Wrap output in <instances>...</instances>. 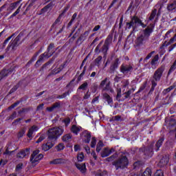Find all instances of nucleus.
Segmentation results:
<instances>
[{
	"mask_svg": "<svg viewBox=\"0 0 176 176\" xmlns=\"http://www.w3.org/2000/svg\"><path fill=\"white\" fill-rule=\"evenodd\" d=\"M64 133V129L63 126H58L51 128L47 131L48 141L47 143L43 144L41 146L42 149L44 152H47L50 149H52L54 146V142L56 140H58L60 135H63Z\"/></svg>",
	"mask_w": 176,
	"mask_h": 176,
	"instance_id": "f257e3e1",
	"label": "nucleus"
},
{
	"mask_svg": "<svg viewBox=\"0 0 176 176\" xmlns=\"http://www.w3.org/2000/svg\"><path fill=\"white\" fill-rule=\"evenodd\" d=\"M164 137H161L155 143V142H152L148 146H143L142 147L139 148L140 153H143L144 159H151L152 156H153L155 152H159L160 151V148L163 146V142H164Z\"/></svg>",
	"mask_w": 176,
	"mask_h": 176,
	"instance_id": "f03ea898",
	"label": "nucleus"
},
{
	"mask_svg": "<svg viewBox=\"0 0 176 176\" xmlns=\"http://www.w3.org/2000/svg\"><path fill=\"white\" fill-rule=\"evenodd\" d=\"M155 30V25L151 23L148 27L146 28L142 31V33L138 38H136L135 43L136 46H142V45H145L148 41H149V38L153 30Z\"/></svg>",
	"mask_w": 176,
	"mask_h": 176,
	"instance_id": "7ed1b4c3",
	"label": "nucleus"
},
{
	"mask_svg": "<svg viewBox=\"0 0 176 176\" xmlns=\"http://www.w3.org/2000/svg\"><path fill=\"white\" fill-rule=\"evenodd\" d=\"M142 27L143 28H146V24L142 22V20L140 19L137 15L131 16V21L126 23V30H131L130 36L133 35L137 30V27Z\"/></svg>",
	"mask_w": 176,
	"mask_h": 176,
	"instance_id": "20e7f679",
	"label": "nucleus"
},
{
	"mask_svg": "<svg viewBox=\"0 0 176 176\" xmlns=\"http://www.w3.org/2000/svg\"><path fill=\"white\" fill-rule=\"evenodd\" d=\"M54 43H50V45L47 46L46 52L41 54L38 60L36 62L34 65L35 68H38V67H40V65H42V63H43L45 58H50V57H52V56H53V54L56 53L57 49L54 50Z\"/></svg>",
	"mask_w": 176,
	"mask_h": 176,
	"instance_id": "39448f33",
	"label": "nucleus"
},
{
	"mask_svg": "<svg viewBox=\"0 0 176 176\" xmlns=\"http://www.w3.org/2000/svg\"><path fill=\"white\" fill-rule=\"evenodd\" d=\"M116 170H124L129 166V158L126 155H121L118 159L112 162Z\"/></svg>",
	"mask_w": 176,
	"mask_h": 176,
	"instance_id": "423d86ee",
	"label": "nucleus"
},
{
	"mask_svg": "<svg viewBox=\"0 0 176 176\" xmlns=\"http://www.w3.org/2000/svg\"><path fill=\"white\" fill-rule=\"evenodd\" d=\"M113 39V34H111L107 36L104 41V45L100 49V52L102 53L104 57H107L108 54V51L109 50V46L112 43V40Z\"/></svg>",
	"mask_w": 176,
	"mask_h": 176,
	"instance_id": "0eeeda50",
	"label": "nucleus"
},
{
	"mask_svg": "<svg viewBox=\"0 0 176 176\" xmlns=\"http://www.w3.org/2000/svg\"><path fill=\"white\" fill-rule=\"evenodd\" d=\"M166 67L164 66H161L156 69L153 75V80L151 81H154L156 83L157 82H160V79H162V76H163V72H164Z\"/></svg>",
	"mask_w": 176,
	"mask_h": 176,
	"instance_id": "6e6552de",
	"label": "nucleus"
},
{
	"mask_svg": "<svg viewBox=\"0 0 176 176\" xmlns=\"http://www.w3.org/2000/svg\"><path fill=\"white\" fill-rule=\"evenodd\" d=\"M22 36H24V32H21L19 35L8 45V49L12 48V50H16L17 46H19V42L21 39Z\"/></svg>",
	"mask_w": 176,
	"mask_h": 176,
	"instance_id": "1a4fd4ad",
	"label": "nucleus"
},
{
	"mask_svg": "<svg viewBox=\"0 0 176 176\" xmlns=\"http://www.w3.org/2000/svg\"><path fill=\"white\" fill-rule=\"evenodd\" d=\"M120 71L121 74H123V75H127V74H131V72L134 71V68L133 67V65H131V64L128 65L122 63L120 65Z\"/></svg>",
	"mask_w": 176,
	"mask_h": 176,
	"instance_id": "9d476101",
	"label": "nucleus"
},
{
	"mask_svg": "<svg viewBox=\"0 0 176 176\" xmlns=\"http://www.w3.org/2000/svg\"><path fill=\"white\" fill-rule=\"evenodd\" d=\"M80 137L85 144H90V141H91V132L84 130L80 133Z\"/></svg>",
	"mask_w": 176,
	"mask_h": 176,
	"instance_id": "9b49d317",
	"label": "nucleus"
},
{
	"mask_svg": "<svg viewBox=\"0 0 176 176\" xmlns=\"http://www.w3.org/2000/svg\"><path fill=\"white\" fill-rule=\"evenodd\" d=\"M119 65H120V59L119 58H116L110 65L109 74H115V72H116V69L119 68Z\"/></svg>",
	"mask_w": 176,
	"mask_h": 176,
	"instance_id": "f8f14e48",
	"label": "nucleus"
},
{
	"mask_svg": "<svg viewBox=\"0 0 176 176\" xmlns=\"http://www.w3.org/2000/svg\"><path fill=\"white\" fill-rule=\"evenodd\" d=\"M14 71V67H10L8 69H3L0 72V80H2L3 78H6L8 75H12Z\"/></svg>",
	"mask_w": 176,
	"mask_h": 176,
	"instance_id": "ddd939ff",
	"label": "nucleus"
},
{
	"mask_svg": "<svg viewBox=\"0 0 176 176\" xmlns=\"http://www.w3.org/2000/svg\"><path fill=\"white\" fill-rule=\"evenodd\" d=\"M90 34V32L85 31L83 34H81L80 36L78 37V38L76 41V45H78V46H80L85 42V39H87V36H89V34Z\"/></svg>",
	"mask_w": 176,
	"mask_h": 176,
	"instance_id": "4468645a",
	"label": "nucleus"
},
{
	"mask_svg": "<svg viewBox=\"0 0 176 176\" xmlns=\"http://www.w3.org/2000/svg\"><path fill=\"white\" fill-rule=\"evenodd\" d=\"M164 124V126H166V127L171 129V127L176 126V120L174 118V116H171L170 118H166L165 123Z\"/></svg>",
	"mask_w": 176,
	"mask_h": 176,
	"instance_id": "2eb2a0df",
	"label": "nucleus"
},
{
	"mask_svg": "<svg viewBox=\"0 0 176 176\" xmlns=\"http://www.w3.org/2000/svg\"><path fill=\"white\" fill-rule=\"evenodd\" d=\"M65 67V64L63 65H60L59 67L58 68H54L52 72H50L48 75H47V78H50V76H52V75H57V74H60L63 69H64Z\"/></svg>",
	"mask_w": 176,
	"mask_h": 176,
	"instance_id": "dca6fc26",
	"label": "nucleus"
},
{
	"mask_svg": "<svg viewBox=\"0 0 176 176\" xmlns=\"http://www.w3.org/2000/svg\"><path fill=\"white\" fill-rule=\"evenodd\" d=\"M39 130V127L36 125L32 126L27 133L28 138H32V135H34V133H36V131H38Z\"/></svg>",
	"mask_w": 176,
	"mask_h": 176,
	"instance_id": "f3484780",
	"label": "nucleus"
},
{
	"mask_svg": "<svg viewBox=\"0 0 176 176\" xmlns=\"http://www.w3.org/2000/svg\"><path fill=\"white\" fill-rule=\"evenodd\" d=\"M27 155H30V148H27L25 150H21L16 154L17 159H24Z\"/></svg>",
	"mask_w": 176,
	"mask_h": 176,
	"instance_id": "a211bd4d",
	"label": "nucleus"
},
{
	"mask_svg": "<svg viewBox=\"0 0 176 176\" xmlns=\"http://www.w3.org/2000/svg\"><path fill=\"white\" fill-rule=\"evenodd\" d=\"M82 130H83V128H82V126L75 124H73L70 129L71 133H72L75 135H78L79 134V132L82 131Z\"/></svg>",
	"mask_w": 176,
	"mask_h": 176,
	"instance_id": "6ab92c4d",
	"label": "nucleus"
},
{
	"mask_svg": "<svg viewBox=\"0 0 176 176\" xmlns=\"http://www.w3.org/2000/svg\"><path fill=\"white\" fill-rule=\"evenodd\" d=\"M61 109V102H56L52 104V107H47L46 110L48 112H53L54 109Z\"/></svg>",
	"mask_w": 176,
	"mask_h": 176,
	"instance_id": "aec40b11",
	"label": "nucleus"
},
{
	"mask_svg": "<svg viewBox=\"0 0 176 176\" xmlns=\"http://www.w3.org/2000/svg\"><path fill=\"white\" fill-rule=\"evenodd\" d=\"M21 2H23V0H19V1H15L14 3H11L10 4L9 8H7V10H10V13H12V12H13V10H14V9L17 8L19 5H20V3H21Z\"/></svg>",
	"mask_w": 176,
	"mask_h": 176,
	"instance_id": "412c9836",
	"label": "nucleus"
},
{
	"mask_svg": "<svg viewBox=\"0 0 176 176\" xmlns=\"http://www.w3.org/2000/svg\"><path fill=\"white\" fill-rule=\"evenodd\" d=\"M135 89L134 88H132L129 90H128L126 92L124 93V96L121 99V101L123 102L124 100H130L131 98V94L132 93H134Z\"/></svg>",
	"mask_w": 176,
	"mask_h": 176,
	"instance_id": "4be33fe9",
	"label": "nucleus"
},
{
	"mask_svg": "<svg viewBox=\"0 0 176 176\" xmlns=\"http://www.w3.org/2000/svg\"><path fill=\"white\" fill-rule=\"evenodd\" d=\"M64 14H65V13L62 12V13L58 15L57 19L55 20V21L52 25L50 31H52V30H53V28H54V27H56V25H57V24H61V19H62L63 16H64Z\"/></svg>",
	"mask_w": 176,
	"mask_h": 176,
	"instance_id": "5701e85b",
	"label": "nucleus"
},
{
	"mask_svg": "<svg viewBox=\"0 0 176 176\" xmlns=\"http://www.w3.org/2000/svg\"><path fill=\"white\" fill-rule=\"evenodd\" d=\"M65 163H67V160L63 158H56L50 162V164H65Z\"/></svg>",
	"mask_w": 176,
	"mask_h": 176,
	"instance_id": "b1692460",
	"label": "nucleus"
},
{
	"mask_svg": "<svg viewBox=\"0 0 176 176\" xmlns=\"http://www.w3.org/2000/svg\"><path fill=\"white\" fill-rule=\"evenodd\" d=\"M176 34L175 35V37L171 38L168 42L167 41H165L162 45L160 46V49L163 50L164 47H167V46H170L171 43H174V41H175Z\"/></svg>",
	"mask_w": 176,
	"mask_h": 176,
	"instance_id": "393cba45",
	"label": "nucleus"
},
{
	"mask_svg": "<svg viewBox=\"0 0 176 176\" xmlns=\"http://www.w3.org/2000/svg\"><path fill=\"white\" fill-rule=\"evenodd\" d=\"M54 60H56V57L53 56L51 59L49 60V61L43 65L40 71H45V69L47 68L48 65H52V64L54 63Z\"/></svg>",
	"mask_w": 176,
	"mask_h": 176,
	"instance_id": "a878e982",
	"label": "nucleus"
},
{
	"mask_svg": "<svg viewBox=\"0 0 176 176\" xmlns=\"http://www.w3.org/2000/svg\"><path fill=\"white\" fill-rule=\"evenodd\" d=\"M53 6H54L53 1H50L47 6H45L44 8H43L41 10V13L40 14L46 13V12H47V10H49V9H53Z\"/></svg>",
	"mask_w": 176,
	"mask_h": 176,
	"instance_id": "bb28decb",
	"label": "nucleus"
},
{
	"mask_svg": "<svg viewBox=\"0 0 176 176\" xmlns=\"http://www.w3.org/2000/svg\"><path fill=\"white\" fill-rule=\"evenodd\" d=\"M21 85H23V80H19L18 83L10 90L8 94H13V93L17 91V89H19V87H20Z\"/></svg>",
	"mask_w": 176,
	"mask_h": 176,
	"instance_id": "cd10ccee",
	"label": "nucleus"
},
{
	"mask_svg": "<svg viewBox=\"0 0 176 176\" xmlns=\"http://www.w3.org/2000/svg\"><path fill=\"white\" fill-rule=\"evenodd\" d=\"M103 98L105 100L106 102H107V104L109 105H111V104H113V99L107 93L103 94Z\"/></svg>",
	"mask_w": 176,
	"mask_h": 176,
	"instance_id": "c85d7f7f",
	"label": "nucleus"
},
{
	"mask_svg": "<svg viewBox=\"0 0 176 176\" xmlns=\"http://www.w3.org/2000/svg\"><path fill=\"white\" fill-rule=\"evenodd\" d=\"M168 164V159L167 157H162V158L160 160L158 163V166L160 167H164V166H167Z\"/></svg>",
	"mask_w": 176,
	"mask_h": 176,
	"instance_id": "c756f323",
	"label": "nucleus"
},
{
	"mask_svg": "<svg viewBox=\"0 0 176 176\" xmlns=\"http://www.w3.org/2000/svg\"><path fill=\"white\" fill-rule=\"evenodd\" d=\"M157 9L154 8L152 10L151 12L150 13V16H148V21H153L155 20V17L157 16Z\"/></svg>",
	"mask_w": 176,
	"mask_h": 176,
	"instance_id": "7c9ffc66",
	"label": "nucleus"
},
{
	"mask_svg": "<svg viewBox=\"0 0 176 176\" xmlns=\"http://www.w3.org/2000/svg\"><path fill=\"white\" fill-rule=\"evenodd\" d=\"M38 55H39V52H36L33 55L32 58L27 63V64L25 65L27 68H29V67L31 65V64H32V63H34V61L36 60V57H38Z\"/></svg>",
	"mask_w": 176,
	"mask_h": 176,
	"instance_id": "2f4dec72",
	"label": "nucleus"
},
{
	"mask_svg": "<svg viewBox=\"0 0 176 176\" xmlns=\"http://www.w3.org/2000/svg\"><path fill=\"white\" fill-rule=\"evenodd\" d=\"M43 159V154H38L37 156L34 157L32 161H30L32 164H35L36 163H39L40 160Z\"/></svg>",
	"mask_w": 176,
	"mask_h": 176,
	"instance_id": "473e14b6",
	"label": "nucleus"
},
{
	"mask_svg": "<svg viewBox=\"0 0 176 176\" xmlns=\"http://www.w3.org/2000/svg\"><path fill=\"white\" fill-rule=\"evenodd\" d=\"M71 140H72V135H71V133L65 134L62 138V140L63 142H69Z\"/></svg>",
	"mask_w": 176,
	"mask_h": 176,
	"instance_id": "72a5a7b5",
	"label": "nucleus"
},
{
	"mask_svg": "<svg viewBox=\"0 0 176 176\" xmlns=\"http://www.w3.org/2000/svg\"><path fill=\"white\" fill-rule=\"evenodd\" d=\"M101 157H108L111 155V151H109L108 148H104V150L100 153Z\"/></svg>",
	"mask_w": 176,
	"mask_h": 176,
	"instance_id": "f704fd0d",
	"label": "nucleus"
},
{
	"mask_svg": "<svg viewBox=\"0 0 176 176\" xmlns=\"http://www.w3.org/2000/svg\"><path fill=\"white\" fill-rule=\"evenodd\" d=\"M174 89H175V85H171L169 87L164 89L162 91L163 96H166V95L168 94V93H170V91H171V90H174Z\"/></svg>",
	"mask_w": 176,
	"mask_h": 176,
	"instance_id": "c9c22d12",
	"label": "nucleus"
},
{
	"mask_svg": "<svg viewBox=\"0 0 176 176\" xmlns=\"http://www.w3.org/2000/svg\"><path fill=\"white\" fill-rule=\"evenodd\" d=\"M176 9V1H174L172 3H170L167 6L168 12H173V10H175Z\"/></svg>",
	"mask_w": 176,
	"mask_h": 176,
	"instance_id": "e433bc0d",
	"label": "nucleus"
},
{
	"mask_svg": "<svg viewBox=\"0 0 176 176\" xmlns=\"http://www.w3.org/2000/svg\"><path fill=\"white\" fill-rule=\"evenodd\" d=\"M102 61V56H98L94 61V65H96V67H99L100 65H101V63Z\"/></svg>",
	"mask_w": 176,
	"mask_h": 176,
	"instance_id": "4c0bfd02",
	"label": "nucleus"
},
{
	"mask_svg": "<svg viewBox=\"0 0 176 176\" xmlns=\"http://www.w3.org/2000/svg\"><path fill=\"white\" fill-rule=\"evenodd\" d=\"M110 122H123V119H122V116L118 115L113 116L111 119H110Z\"/></svg>",
	"mask_w": 176,
	"mask_h": 176,
	"instance_id": "58836bf2",
	"label": "nucleus"
},
{
	"mask_svg": "<svg viewBox=\"0 0 176 176\" xmlns=\"http://www.w3.org/2000/svg\"><path fill=\"white\" fill-rule=\"evenodd\" d=\"M23 4H21L20 6L16 9V10L8 18V20H12L13 17H16V14H19L20 13V10H21V6Z\"/></svg>",
	"mask_w": 176,
	"mask_h": 176,
	"instance_id": "ea45409f",
	"label": "nucleus"
},
{
	"mask_svg": "<svg viewBox=\"0 0 176 176\" xmlns=\"http://www.w3.org/2000/svg\"><path fill=\"white\" fill-rule=\"evenodd\" d=\"M32 109V107L22 108L21 110H19L18 111V114L21 115V113H28V112H30V111H31Z\"/></svg>",
	"mask_w": 176,
	"mask_h": 176,
	"instance_id": "a19ab883",
	"label": "nucleus"
},
{
	"mask_svg": "<svg viewBox=\"0 0 176 176\" xmlns=\"http://www.w3.org/2000/svg\"><path fill=\"white\" fill-rule=\"evenodd\" d=\"M157 86V82L155 81H151V87L148 92V94H153V91H155V88Z\"/></svg>",
	"mask_w": 176,
	"mask_h": 176,
	"instance_id": "79ce46f5",
	"label": "nucleus"
},
{
	"mask_svg": "<svg viewBox=\"0 0 176 176\" xmlns=\"http://www.w3.org/2000/svg\"><path fill=\"white\" fill-rule=\"evenodd\" d=\"M102 146H104V143L100 140L96 146V152H98V153H100L101 149H102Z\"/></svg>",
	"mask_w": 176,
	"mask_h": 176,
	"instance_id": "37998d69",
	"label": "nucleus"
},
{
	"mask_svg": "<svg viewBox=\"0 0 176 176\" xmlns=\"http://www.w3.org/2000/svg\"><path fill=\"white\" fill-rule=\"evenodd\" d=\"M142 176H152V169L151 168H146Z\"/></svg>",
	"mask_w": 176,
	"mask_h": 176,
	"instance_id": "c03bdc74",
	"label": "nucleus"
},
{
	"mask_svg": "<svg viewBox=\"0 0 176 176\" xmlns=\"http://www.w3.org/2000/svg\"><path fill=\"white\" fill-rule=\"evenodd\" d=\"M88 86H89V83H87V82H85L84 83H82L81 85L78 87V89L82 90L83 91H85V90L87 89Z\"/></svg>",
	"mask_w": 176,
	"mask_h": 176,
	"instance_id": "a18cd8bd",
	"label": "nucleus"
},
{
	"mask_svg": "<svg viewBox=\"0 0 176 176\" xmlns=\"http://www.w3.org/2000/svg\"><path fill=\"white\" fill-rule=\"evenodd\" d=\"M87 69V66H85L83 67V70L82 72V73L79 75L78 78V80L80 81L82 80V78H83V76H85V74H86V71Z\"/></svg>",
	"mask_w": 176,
	"mask_h": 176,
	"instance_id": "49530a36",
	"label": "nucleus"
},
{
	"mask_svg": "<svg viewBox=\"0 0 176 176\" xmlns=\"http://www.w3.org/2000/svg\"><path fill=\"white\" fill-rule=\"evenodd\" d=\"M146 85H148V81H144L139 88L138 93H141V91H144V90H145V89L146 88Z\"/></svg>",
	"mask_w": 176,
	"mask_h": 176,
	"instance_id": "de8ad7c7",
	"label": "nucleus"
},
{
	"mask_svg": "<svg viewBox=\"0 0 176 176\" xmlns=\"http://www.w3.org/2000/svg\"><path fill=\"white\" fill-rule=\"evenodd\" d=\"M176 69V63L174 62L173 64L170 66L168 72V75H170L174 72Z\"/></svg>",
	"mask_w": 176,
	"mask_h": 176,
	"instance_id": "09e8293b",
	"label": "nucleus"
},
{
	"mask_svg": "<svg viewBox=\"0 0 176 176\" xmlns=\"http://www.w3.org/2000/svg\"><path fill=\"white\" fill-rule=\"evenodd\" d=\"M159 61V54H157L154 56V58L151 60V65H156V63Z\"/></svg>",
	"mask_w": 176,
	"mask_h": 176,
	"instance_id": "8fccbe9b",
	"label": "nucleus"
},
{
	"mask_svg": "<svg viewBox=\"0 0 176 176\" xmlns=\"http://www.w3.org/2000/svg\"><path fill=\"white\" fill-rule=\"evenodd\" d=\"M84 160H85V154L83 153H80L78 154V155H77L78 162H83Z\"/></svg>",
	"mask_w": 176,
	"mask_h": 176,
	"instance_id": "3c124183",
	"label": "nucleus"
},
{
	"mask_svg": "<svg viewBox=\"0 0 176 176\" xmlns=\"http://www.w3.org/2000/svg\"><path fill=\"white\" fill-rule=\"evenodd\" d=\"M26 129L25 128H23L19 133H18V138H23L24 135H25Z\"/></svg>",
	"mask_w": 176,
	"mask_h": 176,
	"instance_id": "603ef678",
	"label": "nucleus"
},
{
	"mask_svg": "<svg viewBox=\"0 0 176 176\" xmlns=\"http://www.w3.org/2000/svg\"><path fill=\"white\" fill-rule=\"evenodd\" d=\"M122 97V89H118L117 90V96H116V100L117 101H118L119 102H120V101H122V100H120V98Z\"/></svg>",
	"mask_w": 176,
	"mask_h": 176,
	"instance_id": "864d4df0",
	"label": "nucleus"
},
{
	"mask_svg": "<svg viewBox=\"0 0 176 176\" xmlns=\"http://www.w3.org/2000/svg\"><path fill=\"white\" fill-rule=\"evenodd\" d=\"M16 118H17V112L14 111L12 115L7 118V120H13L14 119H16Z\"/></svg>",
	"mask_w": 176,
	"mask_h": 176,
	"instance_id": "5fc2aeb1",
	"label": "nucleus"
},
{
	"mask_svg": "<svg viewBox=\"0 0 176 176\" xmlns=\"http://www.w3.org/2000/svg\"><path fill=\"white\" fill-rule=\"evenodd\" d=\"M56 151L60 152V151H64L65 146H64V143H60L58 145L56 146Z\"/></svg>",
	"mask_w": 176,
	"mask_h": 176,
	"instance_id": "6e6d98bb",
	"label": "nucleus"
},
{
	"mask_svg": "<svg viewBox=\"0 0 176 176\" xmlns=\"http://www.w3.org/2000/svg\"><path fill=\"white\" fill-rule=\"evenodd\" d=\"M96 145H97V139L93 137L91 141V148H96Z\"/></svg>",
	"mask_w": 176,
	"mask_h": 176,
	"instance_id": "4d7b16f0",
	"label": "nucleus"
},
{
	"mask_svg": "<svg viewBox=\"0 0 176 176\" xmlns=\"http://www.w3.org/2000/svg\"><path fill=\"white\" fill-rule=\"evenodd\" d=\"M38 153H39V151L38 150L34 151L30 156V162H32V160L35 159V157L38 156Z\"/></svg>",
	"mask_w": 176,
	"mask_h": 176,
	"instance_id": "13d9d810",
	"label": "nucleus"
},
{
	"mask_svg": "<svg viewBox=\"0 0 176 176\" xmlns=\"http://www.w3.org/2000/svg\"><path fill=\"white\" fill-rule=\"evenodd\" d=\"M63 123L65 124V127H67V126H69V123H71V118H69V117L65 118L63 120Z\"/></svg>",
	"mask_w": 176,
	"mask_h": 176,
	"instance_id": "bf43d9fd",
	"label": "nucleus"
},
{
	"mask_svg": "<svg viewBox=\"0 0 176 176\" xmlns=\"http://www.w3.org/2000/svg\"><path fill=\"white\" fill-rule=\"evenodd\" d=\"M20 102L19 100L15 102L14 104H11L9 107H8V111H10L12 109H14V108H16V107H17L18 105H19Z\"/></svg>",
	"mask_w": 176,
	"mask_h": 176,
	"instance_id": "052dcab7",
	"label": "nucleus"
},
{
	"mask_svg": "<svg viewBox=\"0 0 176 176\" xmlns=\"http://www.w3.org/2000/svg\"><path fill=\"white\" fill-rule=\"evenodd\" d=\"M111 81H109L103 88L104 91H109L111 89Z\"/></svg>",
	"mask_w": 176,
	"mask_h": 176,
	"instance_id": "680f3d73",
	"label": "nucleus"
},
{
	"mask_svg": "<svg viewBox=\"0 0 176 176\" xmlns=\"http://www.w3.org/2000/svg\"><path fill=\"white\" fill-rule=\"evenodd\" d=\"M107 82H108V78H105L104 80H102L99 85V87L100 89H102L105 85H107Z\"/></svg>",
	"mask_w": 176,
	"mask_h": 176,
	"instance_id": "e2e57ef3",
	"label": "nucleus"
},
{
	"mask_svg": "<svg viewBox=\"0 0 176 176\" xmlns=\"http://www.w3.org/2000/svg\"><path fill=\"white\" fill-rule=\"evenodd\" d=\"M102 41L100 42V43L96 46L95 49V53H101V50H100V47H101V45H102Z\"/></svg>",
	"mask_w": 176,
	"mask_h": 176,
	"instance_id": "0e129e2a",
	"label": "nucleus"
},
{
	"mask_svg": "<svg viewBox=\"0 0 176 176\" xmlns=\"http://www.w3.org/2000/svg\"><path fill=\"white\" fill-rule=\"evenodd\" d=\"M23 163L18 164L15 168V171L18 172L20 171V170H23Z\"/></svg>",
	"mask_w": 176,
	"mask_h": 176,
	"instance_id": "69168bd1",
	"label": "nucleus"
},
{
	"mask_svg": "<svg viewBox=\"0 0 176 176\" xmlns=\"http://www.w3.org/2000/svg\"><path fill=\"white\" fill-rule=\"evenodd\" d=\"M78 170L82 173H86V164H83L81 167L78 168Z\"/></svg>",
	"mask_w": 176,
	"mask_h": 176,
	"instance_id": "338daca9",
	"label": "nucleus"
},
{
	"mask_svg": "<svg viewBox=\"0 0 176 176\" xmlns=\"http://www.w3.org/2000/svg\"><path fill=\"white\" fill-rule=\"evenodd\" d=\"M154 176H164L163 171L162 170H157L155 173Z\"/></svg>",
	"mask_w": 176,
	"mask_h": 176,
	"instance_id": "774afa93",
	"label": "nucleus"
}]
</instances>
